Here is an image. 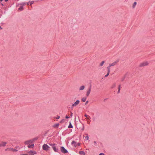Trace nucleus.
Instances as JSON below:
<instances>
[{"instance_id":"a878e982","label":"nucleus","mask_w":155,"mask_h":155,"mask_svg":"<svg viewBox=\"0 0 155 155\" xmlns=\"http://www.w3.org/2000/svg\"><path fill=\"white\" fill-rule=\"evenodd\" d=\"M64 119H63L60 121V123H63L64 122Z\"/></svg>"},{"instance_id":"1a4fd4ad","label":"nucleus","mask_w":155,"mask_h":155,"mask_svg":"<svg viewBox=\"0 0 155 155\" xmlns=\"http://www.w3.org/2000/svg\"><path fill=\"white\" fill-rule=\"evenodd\" d=\"M7 143L5 142H2L0 143V147L5 146Z\"/></svg>"},{"instance_id":"9d476101","label":"nucleus","mask_w":155,"mask_h":155,"mask_svg":"<svg viewBox=\"0 0 155 155\" xmlns=\"http://www.w3.org/2000/svg\"><path fill=\"white\" fill-rule=\"evenodd\" d=\"M91 88H89L88 90L87 91V93H86V96H88L90 93V92H91Z\"/></svg>"},{"instance_id":"c756f323","label":"nucleus","mask_w":155,"mask_h":155,"mask_svg":"<svg viewBox=\"0 0 155 155\" xmlns=\"http://www.w3.org/2000/svg\"><path fill=\"white\" fill-rule=\"evenodd\" d=\"M60 116H58L57 117H56V119H58L60 118Z\"/></svg>"},{"instance_id":"412c9836","label":"nucleus","mask_w":155,"mask_h":155,"mask_svg":"<svg viewBox=\"0 0 155 155\" xmlns=\"http://www.w3.org/2000/svg\"><path fill=\"white\" fill-rule=\"evenodd\" d=\"M104 61H102L100 64V66H102L104 64Z\"/></svg>"},{"instance_id":"2f4dec72","label":"nucleus","mask_w":155,"mask_h":155,"mask_svg":"<svg viewBox=\"0 0 155 155\" xmlns=\"http://www.w3.org/2000/svg\"><path fill=\"white\" fill-rule=\"evenodd\" d=\"M21 5H25V3H22L21 4Z\"/></svg>"},{"instance_id":"cd10ccee","label":"nucleus","mask_w":155,"mask_h":155,"mask_svg":"<svg viewBox=\"0 0 155 155\" xmlns=\"http://www.w3.org/2000/svg\"><path fill=\"white\" fill-rule=\"evenodd\" d=\"M73 113H72V112H71V113H70V115L71 116V117H72V115H73Z\"/></svg>"},{"instance_id":"7ed1b4c3","label":"nucleus","mask_w":155,"mask_h":155,"mask_svg":"<svg viewBox=\"0 0 155 155\" xmlns=\"http://www.w3.org/2000/svg\"><path fill=\"white\" fill-rule=\"evenodd\" d=\"M42 148L44 150L47 151L49 150L50 147L47 144H44L43 145Z\"/></svg>"},{"instance_id":"7c9ffc66","label":"nucleus","mask_w":155,"mask_h":155,"mask_svg":"<svg viewBox=\"0 0 155 155\" xmlns=\"http://www.w3.org/2000/svg\"><path fill=\"white\" fill-rule=\"evenodd\" d=\"M99 155H104V154L103 153H100Z\"/></svg>"},{"instance_id":"f704fd0d","label":"nucleus","mask_w":155,"mask_h":155,"mask_svg":"<svg viewBox=\"0 0 155 155\" xmlns=\"http://www.w3.org/2000/svg\"><path fill=\"white\" fill-rule=\"evenodd\" d=\"M88 101H87L86 102L85 104L86 105V104H88Z\"/></svg>"},{"instance_id":"473e14b6","label":"nucleus","mask_w":155,"mask_h":155,"mask_svg":"<svg viewBox=\"0 0 155 155\" xmlns=\"http://www.w3.org/2000/svg\"><path fill=\"white\" fill-rule=\"evenodd\" d=\"M65 118H66V119H68L69 118V117H68V116H66V117H65Z\"/></svg>"},{"instance_id":"39448f33","label":"nucleus","mask_w":155,"mask_h":155,"mask_svg":"<svg viewBox=\"0 0 155 155\" xmlns=\"http://www.w3.org/2000/svg\"><path fill=\"white\" fill-rule=\"evenodd\" d=\"M80 101L79 100H77L74 104L72 105V108L73 107L76 106L78 105L80 103Z\"/></svg>"},{"instance_id":"6ab92c4d","label":"nucleus","mask_w":155,"mask_h":155,"mask_svg":"<svg viewBox=\"0 0 155 155\" xmlns=\"http://www.w3.org/2000/svg\"><path fill=\"white\" fill-rule=\"evenodd\" d=\"M68 128H73V126L72 125L71 123L70 122L69 123V125L68 126Z\"/></svg>"},{"instance_id":"393cba45","label":"nucleus","mask_w":155,"mask_h":155,"mask_svg":"<svg viewBox=\"0 0 155 155\" xmlns=\"http://www.w3.org/2000/svg\"><path fill=\"white\" fill-rule=\"evenodd\" d=\"M94 146H97V142L96 141H94Z\"/></svg>"},{"instance_id":"6e6552de","label":"nucleus","mask_w":155,"mask_h":155,"mask_svg":"<svg viewBox=\"0 0 155 155\" xmlns=\"http://www.w3.org/2000/svg\"><path fill=\"white\" fill-rule=\"evenodd\" d=\"M33 140H30L25 141V143L26 145H29L33 142Z\"/></svg>"},{"instance_id":"ddd939ff","label":"nucleus","mask_w":155,"mask_h":155,"mask_svg":"<svg viewBox=\"0 0 155 155\" xmlns=\"http://www.w3.org/2000/svg\"><path fill=\"white\" fill-rule=\"evenodd\" d=\"M137 4V3L136 2H135L132 5V7L133 8H135Z\"/></svg>"},{"instance_id":"72a5a7b5","label":"nucleus","mask_w":155,"mask_h":155,"mask_svg":"<svg viewBox=\"0 0 155 155\" xmlns=\"http://www.w3.org/2000/svg\"><path fill=\"white\" fill-rule=\"evenodd\" d=\"M21 155H28L27 154H21Z\"/></svg>"},{"instance_id":"bb28decb","label":"nucleus","mask_w":155,"mask_h":155,"mask_svg":"<svg viewBox=\"0 0 155 155\" xmlns=\"http://www.w3.org/2000/svg\"><path fill=\"white\" fill-rule=\"evenodd\" d=\"M120 90V86H119V88H118V93H119Z\"/></svg>"},{"instance_id":"4c0bfd02","label":"nucleus","mask_w":155,"mask_h":155,"mask_svg":"<svg viewBox=\"0 0 155 155\" xmlns=\"http://www.w3.org/2000/svg\"><path fill=\"white\" fill-rule=\"evenodd\" d=\"M27 5H29V2H28L27 3Z\"/></svg>"},{"instance_id":"5701e85b","label":"nucleus","mask_w":155,"mask_h":155,"mask_svg":"<svg viewBox=\"0 0 155 155\" xmlns=\"http://www.w3.org/2000/svg\"><path fill=\"white\" fill-rule=\"evenodd\" d=\"M12 151H14V152H16V151H18L16 149H13V148H12L11 149Z\"/></svg>"},{"instance_id":"58836bf2","label":"nucleus","mask_w":155,"mask_h":155,"mask_svg":"<svg viewBox=\"0 0 155 155\" xmlns=\"http://www.w3.org/2000/svg\"><path fill=\"white\" fill-rule=\"evenodd\" d=\"M3 0H0V2H2L3 1Z\"/></svg>"},{"instance_id":"9b49d317","label":"nucleus","mask_w":155,"mask_h":155,"mask_svg":"<svg viewBox=\"0 0 155 155\" xmlns=\"http://www.w3.org/2000/svg\"><path fill=\"white\" fill-rule=\"evenodd\" d=\"M72 145H74L75 147H76L77 145V143L74 141H73L71 142Z\"/></svg>"},{"instance_id":"dca6fc26","label":"nucleus","mask_w":155,"mask_h":155,"mask_svg":"<svg viewBox=\"0 0 155 155\" xmlns=\"http://www.w3.org/2000/svg\"><path fill=\"white\" fill-rule=\"evenodd\" d=\"M52 148L55 151V152H58V149H57L56 147L54 146H53L52 147Z\"/></svg>"},{"instance_id":"aec40b11","label":"nucleus","mask_w":155,"mask_h":155,"mask_svg":"<svg viewBox=\"0 0 155 155\" xmlns=\"http://www.w3.org/2000/svg\"><path fill=\"white\" fill-rule=\"evenodd\" d=\"M79 153L81 154L85 155V154L84 152L83 151H80L79 152Z\"/></svg>"},{"instance_id":"2eb2a0df","label":"nucleus","mask_w":155,"mask_h":155,"mask_svg":"<svg viewBox=\"0 0 155 155\" xmlns=\"http://www.w3.org/2000/svg\"><path fill=\"white\" fill-rule=\"evenodd\" d=\"M59 125V124H54L53 127H58Z\"/></svg>"},{"instance_id":"a211bd4d","label":"nucleus","mask_w":155,"mask_h":155,"mask_svg":"<svg viewBox=\"0 0 155 155\" xmlns=\"http://www.w3.org/2000/svg\"><path fill=\"white\" fill-rule=\"evenodd\" d=\"M86 100V97H84L82 98L81 99L82 101L83 102H85Z\"/></svg>"},{"instance_id":"e433bc0d","label":"nucleus","mask_w":155,"mask_h":155,"mask_svg":"<svg viewBox=\"0 0 155 155\" xmlns=\"http://www.w3.org/2000/svg\"><path fill=\"white\" fill-rule=\"evenodd\" d=\"M8 1V0H5V1L6 2H7Z\"/></svg>"},{"instance_id":"f8f14e48","label":"nucleus","mask_w":155,"mask_h":155,"mask_svg":"<svg viewBox=\"0 0 155 155\" xmlns=\"http://www.w3.org/2000/svg\"><path fill=\"white\" fill-rule=\"evenodd\" d=\"M85 88V87L84 86H81L79 88V90L80 91H81L83 90Z\"/></svg>"},{"instance_id":"b1692460","label":"nucleus","mask_w":155,"mask_h":155,"mask_svg":"<svg viewBox=\"0 0 155 155\" xmlns=\"http://www.w3.org/2000/svg\"><path fill=\"white\" fill-rule=\"evenodd\" d=\"M23 8L22 7H21L20 8H18V10H20V11H22L23 10Z\"/></svg>"},{"instance_id":"423d86ee","label":"nucleus","mask_w":155,"mask_h":155,"mask_svg":"<svg viewBox=\"0 0 155 155\" xmlns=\"http://www.w3.org/2000/svg\"><path fill=\"white\" fill-rule=\"evenodd\" d=\"M61 151L63 153H66L68 152L67 150L66 149H65L63 147H61Z\"/></svg>"},{"instance_id":"c85d7f7f","label":"nucleus","mask_w":155,"mask_h":155,"mask_svg":"<svg viewBox=\"0 0 155 155\" xmlns=\"http://www.w3.org/2000/svg\"><path fill=\"white\" fill-rule=\"evenodd\" d=\"M33 3H34V2H33V1L31 2L30 3V5H31Z\"/></svg>"},{"instance_id":"4be33fe9","label":"nucleus","mask_w":155,"mask_h":155,"mask_svg":"<svg viewBox=\"0 0 155 155\" xmlns=\"http://www.w3.org/2000/svg\"><path fill=\"white\" fill-rule=\"evenodd\" d=\"M89 139V137L88 135L87 134V136L85 137V140H88Z\"/></svg>"},{"instance_id":"4468645a","label":"nucleus","mask_w":155,"mask_h":155,"mask_svg":"<svg viewBox=\"0 0 155 155\" xmlns=\"http://www.w3.org/2000/svg\"><path fill=\"white\" fill-rule=\"evenodd\" d=\"M34 147V144H32L31 145H28V147L30 148H32Z\"/></svg>"},{"instance_id":"f257e3e1","label":"nucleus","mask_w":155,"mask_h":155,"mask_svg":"<svg viewBox=\"0 0 155 155\" xmlns=\"http://www.w3.org/2000/svg\"><path fill=\"white\" fill-rule=\"evenodd\" d=\"M119 62L118 60H116L112 63L110 64L109 66L107 68V69L110 70V68L113 66H115Z\"/></svg>"},{"instance_id":"c9c22d12","label":"nucleus","mask_w":155,"mask_h":155,"mask_svg":"<svg viewBox=\"0 0 155 155\" xmlns=\"http://www.w3.org/2000/svg\"><path fill=\"white\" fill-rule=\"evenodd\" d=\"M84 127H83L82 129V130H84Z\"/></svg>"},{"instance_id":"20e7f679","label":"nucleus","mask_w":155,"mask_h":155,"mask_svg":"<svg viewBox=\"0 0 155 155\" xmlns=\"http://www.w3.org/2000/svg\"><path fill=\"white\" fill-rule=\"evenodd\" d=\"M28 155H34V154H36L37 152L35 151H31L28 152Z\"/></svg>"},{"instance_id":"f03ea898","label":"nucleus","mask_w":155,"mask_h":155,"mask_svg":"<svg viewBox=\"0 0 155 155\" xmlns=\"http://www.w3.org/2000/svg\"><path fill=\"white\" fill-rule=\"evenodd\" d=\"M149 64V63L147 61H143L140 64L139 66L140 67H143L145 66H148Z\"/></svg>"},{"instance_id":"f3484780","label":"nucleus","mask_w":155,"mask_h":155,"mask_svg":"<svg viewBox=\"0 0 155 155\" xmlns=\"http://www.w3.org/2000/svg\"><path fill=\"white\" fill-rule=\"evenodd\" d=\"M110 72V70L108 69L107 73V74L106 75H105V77H107L109 75Z\"/></svg>"},{"instance_id":"0eeeda50","label":"nucleus","mask_w":155,"mask_h":155,"mask_svg":"<svg viewBox=\"0 0 155 155\" xmlns=\"http://www.w3.org/2000/svg\"><path fill=\"white\" fill-rule=\"evenodd\" d=\"M84 116L86 117L87 118V120H88L89 121H88L87 122V123L88 124H90V121H91V120H90V119H91V117L90 116L86 115V114H85L84 115Z\"/></svg>"}]
</instances>
